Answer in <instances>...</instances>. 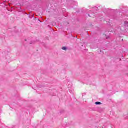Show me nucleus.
I'll use <instances>...</instances> for the list:
<instances>
[{"label":"nucleus","mask_w":128,"mask_h":128,"mask_svg":"<svg viewBox=\"0 0 128 128\" xmlns=\"http://www.w3.org/2000/svg\"><path fill=\"white\" fill-rule=\"evenodd\" d=\"M95 104H96V106H99L100 104H102V102H96L95 103Z\"/></svg>","instance_id":"f257e3e1"},{"label":"nucleus","mask_w":128,"mask_h":128,"mask_svg":"<svg viewBox=\"0 0 128 128\" xmlns=\"http://www.w3.org/2000/svg\"><path fill=\"white\" fill-rule=\"evenodd\" d=\"M62 50H66L68 48H66V47H63Z\"/></svg>","instance_id":"f03ea898"},{"label":"nucleus","mask_w":128,"mask_h":128,"mask_svg":"<svg viewBox=\"0 0 128 128\" xmlns=\"http://www.w3.org/2000/svg\"><path fill=\"white\" fill-rule=\"evenodd\" d=\"M124 24H128V22H125Z\"/></svg>","instance_id":"7ed1b4c3"},{"label":"nucleus","mask_w":128,"mask_h":128,"mask_svg":"<svg viewBox=\"0 0 128 128\" xmlns=\"http://www.w3.org/2000/svg\"><path fill=\"white\" fill-rule=\"evenodd\" d=\"M88 16H90V14H88Z\"/></svg>","instance_id":"20e7f679"},{"label":"nucleus","mask_w":128,"mask_h":128,"mask_svg":"<svg viewBox=\"0 0 128 128\" xmlns=\"http://www.w3.org/2000/svg\"><path fill=\"white\" fill-rule=\"evenodd\" d=\"M25 41L26 42V40H25Z\"/></svg>","instance_id":"39448f33"}]
</instances>
